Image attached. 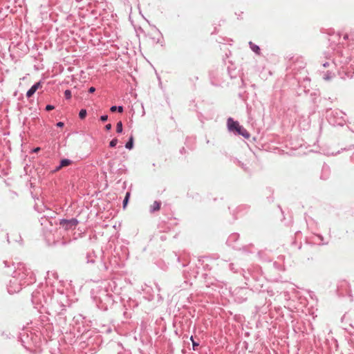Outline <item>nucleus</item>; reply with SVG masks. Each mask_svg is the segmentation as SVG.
<instances>
[{
    "label": "nucleus",
    "instance_id": "nucleus-1",
    "mask_svg": "<svg viewBox=\"0 0 354 354\" xmlns=\"http://www.w3.org/2000/svg\"><path fill=\"white\" fill-rule=\"evenodd\" d=\"M343 39L346 43L342 42V46H338L333 64L340 66L339 74L342 78H352L354 75V31L344 34Z\"/></svg>",
    "mask_w": 354,
    "mask_h": 354
},
{
    "label": "nucleus",
    "instance_id": "nucleus-2",
    "mask_svg": "<svg viewBox=\"0 0 354 354\" xmlns=\"http://www.w3.org/2000/svg\"><path fill=\"white\" fill-rule=\"evenodd\" d=\"M243 276L246 281L245 283L250 286L254 291L259 292L257 295V304L255 306L258 312L266 313L271 303L269 301L268 306H265L268 303L265 292L266 291L268 296L272 297L274 295L273 291L264 288L266 280L263 277L258 276L257 274L249 271H244Z\"/></svg>",
    "mask_w": 354,
    "mask_h": 354
},
{
    "label": "nucleus",
    "instance_id": "nucleus-3",
    "mask_svg": "<svg viewBox=\"0 0 354 354\" xmlns=\"http://www.w3.org/2000/svg\"><path fill=\"white\" fill-rule=\"evenodd\" d=\"M228 77L230 80H237L238 83L241 82L243 84V80L240 76L239 70L235 66V65L230 62L227 66V75H224L221 73L218 70L213 71L209 73L211 84L212 85L218 86H223L226 84L228 85L230 82L227 81L226 77Z\"/></svg>",
    "mask_w": 354,
    "mask_h": 354
},
{
    "label": "nucleus",
    "instance_id": "nucleus-4",
    "mask_svg": "<svg viewBox=\"0 0 354 354\" xmlns=\"http://www.w3.org/2000/svg\"><path fill=\"white\" fill-rule=\"evenodd\" d=\"M12 273L19 278V281L24 286L32 284L36 281L35 275L31 269L23 263H19Z\"/></svg>",
    "mask_w": 354,
    "mask_h": 354
},
{
    "label": "nucleus",
    "instance_id": "nucleus-5",
    "mask_svg": "<svg viewBox=\"0 0 354 354\" xmlns=\"http://www.w3.org/2000/svg\"><path fill=\"white\" fill-rule=\"evenodd\" d=\"M129 256V250L125 244H120L118 242L115 244L113 253L112 252V260L113 259L115 266L118 268L124 265V261Z\"/></svg>",
    "mask_w": 354,
    "mask_h": 354
},
{
    "label": "nucleus",
    "instance_id": "nucleus-6",
    "mask_svg": "<svg viewBox=\"0 0 354 354\" xmlns=\"http://www.w3.org/2000/svg\"><path fill=\"white\" fill-rule=\"evenodd\" d=\"M345 116V113L338 109H330L326 111V119L333 126H343L346 123Z\"/></svg>",
    "mask_w": 354,
    "mask_h": 354
},
{
    "label": "nucleus",
    "instance_id": "nucleus-7",
    "mask_svg": "<svg viewBox=\"0 0 354 354\" xmlns=\"http://www.w3.org/2000/svg\"><path fill=\"white\" fill-rule=\"evenodd\" d=\"M116 40L112 38V59H115L118 60L122 55L127 53V43L122 41L121 37H118L117 32L115 33Z\"/></svg>",
    "mask_w": 354,
    "mask_h": 354
},
{
    "label": "nucleus",
    "instance_id": "nucleus-8",
    "mask_svg": "<svg viewBox=\"0 0 354 354\" xmlns=\"http://www.w3.org/2000/svg\"><path fill=\"white\" fill-rule=\"evenodd\" d=\"M227 129L229 132L235 136H241L246 139L250 137V133L238 121L234 120L231 117L227 120Z\"/></svg>",
    "mask_w": 354,
    "mask_h": 354
},
{
    "label": "nucleus",
    "instance_id": "nucleus-9",
    "mask_svg": "<svg viewBox=\"0 0 354 354\" xmlns=\"http://www.w3.org/2000/svg\"><path fill=\"white\" fill-rule=\"evenodd\" d=\"M50 310L52 313H49V315H54L59 324H66V317L65 314L66 310L64 305L59 304L57 301H56L52 304Z\"/></svg>",
    "mask_w": 354,
    "mask_h": 354
},
{
    "label": "nucleus",
    "instance_id": "nucleus-10",
    "mask_svg": "<svg viewBox=\"0 0 354 354\" xmlns=\"http://www.w3.org/2000/svg\"><path fill=\"white\" fill-rule=\"evenodd\" d=\"M250 293V290L244 287L236 288L232 292L234 301L238 303H243L245 301Z\"/></svg>",
    "mask_w": 354,
    "mask_h": 354
},
{
    "label": "nucleus",
    "instance_id": "nucleus-11",
    "mask_svg": "<svg viewBox=\"0 0 354 354\" xmlns=\"http://www.w3.org/2000/svg\"><path fill=\"white\" fill-rule=\"evenodd\" d=\"M342 323L344 330L354 331V309L346 312L342 317Z\"/></svg>",
    "mask_w": 354,
    "mask_h": 354
},
{
    "label": "nucleus",
    "instance_id": "nucleus-12",
    "mask_svg": "<svg viewBox=\"0 0 354 354\" xmlns=\"http://www.w3.org/2000/svg\"><path fill=\"white\" fill-rule=\"evenodd\" d=\"M23 286H24L19 281V278L12 273V278L7 285L8 293L10 295L17 293L22 289Z\"/></svg>",
    "mask_w": 354,
    "mask_h": 354
},
{
    "label": "nucleus",
    "instance_id": "nucleus-13",
    "mask_svg": "<svg viewBox=\"0 0 354 354\" xmlns=\"http://www.w3.org/2000/svg\"><path fill=\"white\" fill-rule=\"evenodd\" d=\"M99 299L100 304H98V307L101 309H103L104 310H107L111 299L108 287H105L104 289L100 290Z\"/></svg>",
    "mask_w": 354,
    "mask_h": 354
},
{
    "label": "nucleus",
    "instance_id": "nucleus-14",
    "mask_svg": "<svg viewBox=\"0 0 354 354\" xmlns=\"http://www.w3.org/2000/svg\"><path fill=\"white\" fill-rule=\"evenodd\" d=\"M78 223L79 221L75 218L70 219L62 218L59 221L60 227H63L66 230H75Z\"/></svg>",
    "mask_w": 354,
    "mask_h": 354
},
{
    "label": "nucleus",
    "instance_id": "nucleus-15",
    "mask_svg": "<svg viewBox=\"0 0 354 354\" xmlns=\"http://www.w3.org/2000/svg\"><path fill=\"white\" fill-rule=\"evenodd\" d=\"M111 262V257L109 255H106L104 253L103 250H101V256L100 257V261L97 264V268L100 271H106L108 270L109 266L108 263Z\"/></svg>",
    "mask_w": 354,
    "mask_h": 354
},
{
    "label": "nucleus",
    "instance_id": "nucleus-16",
    "mask_svg": "<svg viewBox=\"0 0 354 354\" xmlns=\"http://www.w3.org/2000/svg\"><path fill=\"white\" fill-rule=\"evenodd\" d=\"M239 239V234L238 233H232L231 234L227 241L226 243L228 246L232 247L233 249L235 250H241V247L237 243Z\"/></svg>",
    "mask_w": 354,
    "mask_h": 354
},
{
    "label": "nucleus",
    "instance_id": "nucleus-17",
    "mask_svg": "<svg viewBox=\"0 0 354 354\" xmlns=\"http://www.w3.org/2000/svg\"><path fill=\"white\" fill-rule=\"evenodd\" d=\"M234 162L240 167L245 173L248 174L249 175L252 174V171L250 168L249 162H241L237 158L234 159Z\"/></svg>",
    "mask_w": 354,
    "mask_h": 354
},
{
    "label": "nucleus",
    "instance_id": "nucleus-18",
    "mask_svg": "<svg viewBox=\"0 0 354 354\" xmlns=\"http://www.w3.org/2000/svg\"><path fill=\"white\" fill-rule=\"evenodd\" d=\"M330 175V167L326 164H324L322 167V171H321L319 178L322 180H326L329 178Z\"/></svg>",
    "mask_w": 354,
    "mask_h": 354
},
{
    "label": "nucleus",
    "instance_id": "nucleus-19",
    "mask_svg": "<svg viewBox=\"0 0 354 354\" xmlns=\"http://www.w3.org/2000/svg\"><path fill=\"white\" fill-rule=\"evenodd\" d=\"M41 297H44V295L41 293L39 290H35L32 292L31 300L33 304H39L41 303Z\"/></svg>",
    "mask_w": 354,
    "mask_h": 354
},
{
    "label": "nucleus",
    "instance_id": "nucleus-20",
    "mask_svg": "<svg viewBox=\"0 0 354 354\" xmlns=\"http://www.w3.org/2000/svg\"><path fill=\"white\" fill-rule=\"evenodd\" d=\"M41 87V82L39 81L35 83L26 92V97L28 98L31 97L35 92Z\"/></svg>",
    "mask_w": 354,
    "mask_h": 354
},
{
    "label": "nucleus",
    "instance_id": "nucleus-21",
    "mask_svg": "<svg viewBox=\"0 0 354 354\" xmlns=\"http://www.w3.org/2000/svg\"><path fill=\"white\" fill-rule=\"evenodd\" d=\"M97 255L94 251L88 252L86 255V263L88 264H94L96 261Z\"/></svg>",
    "mask_w": 354,
    "mask_h": 354
},
{
    "label": "nucleus",
    "instance_id": "nucleus-22",
    "mask_svg": "<svg viewBox=\"0 0 354 354\" xmlns=\"http://www.w3.org/2000/svg\"><path fill=\"white\" fill-rule=\"evenodd\" d=\"M205 283H206L207 287H208V288L213 287V289L214 290H216V288H222L223 287V284H222L223 283L219 282L216 279H213L211 281H206Z\"/></svg>",
    "mask_w": 354,
    "mask_h": 354
},
{
    "label": "nucleus",
    "instance_id": "nucleus-23",
    "mask_svg": "<svg viewBox=\"0 0 354 354\" xmlns=\"http://www.w3.org/2000/svg\"><path fill=\"white\" fill-rule=\"evenodd\" d=\"M115 185H116V187H115V190H118L120 192H123L126 189L127 182H126V180L122 181V179L120 178V180H118L117 181Z\"/></svg>",
    "mask_w": 354,
    "mask_h": 354
},
{
    "label": "nucleus",
    "instance_id": "nucleus-24",
    "mask_svg": "<svg viewBox=\"0 0 354 354\" xmlns=\"http://www.w3.org/2000/svg\"><path fill=\"white\" fill-rule=\"evenodd\" d=\"M249 46H250V49L254 53H255L257 55H260V53H261V48H260V47L258 45L252 43V41H250L249 42Z\"/></svg>",
    "mask_w": 354,
    "mask_h": 354
},
{
    "label": "nucleus",
    "instance_id": "nucleus-25",
    "mask_svg": "<svg viewBox=\"0 0 354 354\" xmlns=\"http://www.w3.org/2000/svg\"><path fill=\"white\" fill-rule=\"evenodd\" d=\"M315 239H317V244L319 245H325L328 244V241H324V238L322 234H315Z\"/></svg>",
    "mask_w": 354,
    "mask_h": 354
},
{
    "label": "nucleus",
    "instance_id": "nucleus-26",
    "mask_svg": "<svg viewBox=\"0 0 354 354\" xmlns=\"http://www.w3.org/2000/svg\"><path fill=\"white\" fill-rule=\"evenodd\" d=\"M130 196H131V192L130 191H127L125 194V196L123 199V201H122V207H123V209H125L128 203H129V198H130Z\"/></svg>",
    "mask_w": 354,
    "mask_h": 354
},
{
    "label": "nucleus",
    "instance_id": "nucleus-27",
    "mask_svg": "<svg viewBox=\"0 0 354 354\" xmlns=\"http://www.w3.org/2000/svg\"><path fill=\"white\" fill-rule=\"evenodd\" d=\"M60 166L63 168L65 167H68L73 163V161L68 158H62L59 161Z\"/></svg>",
    "mask_w": 354,
    "mask_h": 354
},
{
    "label": "nucleus",
    "instance_id": "nucleus-28",
    "mask_svg": "<svg viewBox=\"0 0 354 354\" xmlns=\"http://www.w3.org/2000/svg\"><path fill=\"white\" fill-rule=\"evenodd\" d=\"M133 145H134V139H133V136H131L129 137L128 141L125 144V148L129 150H131L133 148Z\"/></svg>",
    "mask_w": 354,
    "mask_h": 354
},
{
    "label": "nucleus",
    "instance_id": "nucleus-29",
    "mask_svg": "<svg viewBox=\"0 0 354 354\" xmlns=\"http://www.w3.org/2000/svg\"><path fill=\"white\" fill-rule=\"evenodd\" d=\"M161 205V203L159 201H154L153 204L150 207V212H154L160 209Z\"/></svg>",
    "mask_w": 354,
    "mask_h": 354
},
{
    "label": "nucleus",
    "instance_id": "nucleus-30",
    "mask_svg": "<svg viewBox=\"0 0 354 354\" xmlns=\"http://www.w3.org/2000/svg\"><path fill=\"white\" fill-rule=\"evenodd\" d=\"M350 337L348 339V344L354 348V331L349 330Z\"/></svg>",
    "mask_w": 354,
    "mask_h": 354
},
{
    "label": "nucleus",
    "instance_id": "nucleus-31",
    "mask_svg": "<svg viewBox=\"0 0 354 354\" xmlns=\"http://www.w3.org/2000/svg\"><path fill=\"white\" fill-rule=\"evenodd\" d=\"M124 111V107L123 106H115V105H112V113L113 112H118V113H122Z\"/></svg>",
    "mask_w": 354,
    "mask_h": 354
},
{
    "label": "nucleus",
    "instance_id": "nucleus-32",
    "mask_svg": "<svg viewBox=\"0 0 354 354\" xmlns=\"http://www.w3.org/2000/svg\"><path fill=\"white\" fill-rule=\"evenodd\" d=\"M87 115V111L85 109H82L79 112V118L84 120Z\"/></svg>",
    "mask_w": 354,
    "mask_h": 354
},
{
    "label": "nucleus",
    "instance_id": "nucleus-33",
    "mask_svg": "<svg viewBox=\"0 0 354 354\" xmlns=\"http://www.w3.org/2000/svg\"><path fill=\"white\" fill-rule=\"evenodd\" d=\"M123 131V125L121 121H119L116 125V131L118 133H121Z\"/></svg>",
    "mask_w": 354,
    "mask_h": 354
},
{
    "label": "nucleus",
    "instance_id": "nucleus-34",
    "mask_svg": "<svg viewBox=\"0 0 354 354\" xmlns=\"http://www.w3.org/2000/svg\"><path fill=\"white\" fill-rule=\"evenodd\" d=\"M190 340L192 342V349L194 351L197 350V347L199 346V343L196 342V341H194L193 336H191Z\"/></svg>",
    "mask_w": 354,
    "mask_h": 354
},
{
    "label": "nucleus",
    "instance_id": "nucleus-35",
    "mask_svg": "<svg viewBox=\"0 0 354 354\" xmlns=\"http://www.w3.org/2000/svg\"><path fill=\"white\" fill-rule=\"evenodd\" d=\"M71 97H72L71 91L69 89H66L64 91V97L66 98V100H70L71 98Z\"/></svg>",
    "mask_w": 354,
    "mask_h": 354
},
{
    "label": "nucleus",
    "instance_id": "nucleus-36",
    "mask_svg": "<svg viewBox=\"0 0 354 354\" xmlns=\"http://www.w3.org/2000/svg\"><path fill=\"white\" fill-rule=\"evenodd\" d=\"M229 269L232 271L233 272H237V268L235 264L234 263H229L228 264Z\"/></svg>",
    "mask_w": 354,
    "mask_h": 354
},
{
    "label": "nucleus",
    "instance_id": "nucleus-37",
    "mask_svg": "<svg viewBox=\"0 0 354 354\" xmlns=\"http://www.w3.org/2000/svg\"><path fill=\"white\" fill-rule=\"evenodd\" d=\"M317 96H318V95L315 92L310 93L311 101L313 103H314V104L317 103L316 99H317Z\"/></svg>",
    "mask_w": 354,
    "mask_h": 354
},
{
    "label": "nucleus",
    "instance_id": "nucleus-38",
    "mask_svg": "<svg viewBox=\"0 0 354 354\" xmlns=\"http://www.w3.org/2000/svg\"><path fill=\"white\" fill-rule=\"evenodd\" d=\"M332 73L331 72H329V71H327L325 74H324V79L326 80H331L332 79Z\"/></svg>",
    "mask_w": 354,
    "mask_h": 354
},
{
    "label": "nucleus",
    "instance_id": "nucleus-39",
    "mask_svg": "<svg viewBox=\"0 0 354 354\" xmlns=\"http://www.w3.org/2000/svg\"><path fill=\"white\" fill-rule=\"evenodd\" d=\"M55 109V106L52 105V104H47L45 107V110L46 111H50L52 110H53Z\"/></svg>",
    "mask_w": 354,
    "mask_h": 354
},
{
    "label": "nucleus",
    "instance_id": "nucleus-40",
    "mask_svg": "<svg viewBox=\"0 0 354 354\" xmlns=\"http://www.w3.org/2000/svg\"><path fill=\"white\" fill-rule=\"evenodd\" d=\"M108 118H109V116L108 115L105 114V115H102L100 116V120L102 122H106L108 120Z\"/></svg>",
    "mask_w": 354,
    "mask_h": 354
},
{
    "label": "nucleus",
    "instance_id": "nucleus-41",
    "mask_svg": "<svg viewBox=\"0 0 354 354\" xmlns=\"http://www.w3.org/2000/svg\"><path fill=\"white\" fill-rule=\"evenodd\" d=\"M273 266H274V267L276 269H277V270H282V266H281V264L278 263H277V262H276V261H275V262H274Z\"/></svg>",
    "mask_w": 354,
    "mask_h": 354
},
{
    "label": "nucleus",
    "instance_id": "nucleus-42",
    "mask_svg": "<svg viewBox=\"0 0 354 354\" xmlns=\"http://www.w3.org/2000/svg\"><path fill=\"white\" fill-rule=\"evenodd\" d=\"M56 126L59 128H62L64 127V122H62V121H59L58 122L56 123Z\"/></svg>",
    "mask_w": 354,
    "mask_h": 354
},
{
    "label": "nucleus",
    "instance_id": "nucleus-43",
    "mask_svg": "<svg viewBox=\"0 0 354 354\" xmlns=\"http://www.w3.org/2000/svg\"><path fill=\"white\" fill-rule=\"evenodd\" d=\"M118 144V139L117 138H112V148L115 147Z\"/></svg>",
    "mask_w": 354,
    "mask_h": 354
},
{
    "label": "nucleus",
    "instance_id": "nucleus-44",
    "mask_svg": "<svg viewBox=\"0 0 354 354\" xmlns=\"http://www.w3.org/2000/svg\"><path fill=\"white\" fill-rule=\"evenodd\" d=\"M62 169V167L60 166V163L55 167V168L53 169V172H57L59 171V170H61Z\"/></svg>",
    "mask_w": 354,
    "mask_h": 354
},
{
    "label": "nucleus",
    "instance_id": "nucleus-45",
    "mask_svg": "<svg viewBox=\"0 0 354 354\" xmlns=\"http://www.w3.org/2000/svg\"><path fill=\"white\" fill-rule=\"evenodd\" d=\"M95 91V87H93V86L90 87V88H88V92L89 93H94Z\"/></svg>",
    "mask_w": 354,
    "mask_h": 354
},
{
    "label": "nucleus",
    "instance_id": "nucleus-46",
    "mask_svg": "<svg viewBox=\"0 0 354 354\" xmlns=\"http://www.w3.org/2000/svg\"><path fill=\"white\" fill-rule=\"evenodd\" d=\"M104 129L108 131H111V123L106 124Z\"/></svg>",
    "mask_w": 354,
    "mask_h": 354
},
{
    "label": "nucleus",
    "instance_id": "nucleus-47",
    "mask_svg": "<svg viewBox=\"0 0 354 354\" xmlns=\"http://www.w3.org/2000/svg\"><path fill=\"white\" fill-rule=\"evenodd\" d=\"M40 149H40V147H35V148H34L32 151V152H34V153H37L38 151H40Z\"/></svg>",
    "mask_w": 354,
    "mask_h": 354
},
{
    "label": "nucleus",
    "instance_id": "nucleus-48",
    "mask_svg": "<svg viewBox=\"0 0 354 354\" xmlns=\"http://www.w3.org/2000/svg\"><path fill=\"white\" fill-rule=\"evenodd\" d=\"M322 66L326 68V67H328L329 66V62H326L324 64H322Z\"/></svg>",
    "mask_w": 354,
    "mask_h": 354
},
{
    "label": "nucleus",
    "instance_id": "nucleus-49",
    "mask_svg": "<svg viewBox=\"0 0 354 354\" xmlns=\"http://www.w3.org/2000/svg\"><path fill=\"white\" fill-rule=\"evenodd\" d=\"M180 153L181 154L185 153V149L184 147L181 148V149H180Z\"/></svg>",
    "mask_w": 354,
    "mask_h": 354
},
{
    "label": "nucleus",
    "instance_id": "nucleus-50",
    "mask_svg": "<svg viewBox=\"0 0 354 354\" xmlns=\"http://www.w3.org/2000/svg\"><path fill=\"white\" fill-rule=\"evenodd\" d=\"M350 129L354 132V124H352L351 126L350 127Z\"/></svg>",
    "mask_w": 354,
    "mask_h": 354
},
{
    "label": "nucleus",
    "instance_id": "nucleus-51",
    "mask_svg": "<svg viewBox=\"0 0 354 354\" xmlns=\"http://www.w3.org/2000/svg\"><path fill=\"white\" fill-rule=\"evenodd\" d=\"M118 227V225H117L116 223H115V224L112 226V227H113V228H115V230H117Z\"/></svg>",
    "mask_w": 354,
    "mask_h": 354
},
{
    "label": "nucleus",
    "instance_id": "nucleus-52",
    "mask_svg": "<svg viewBox=\"0 0 354 354\" xmlns=\"http://www.w3.org/2000/svg\"><path fill=\"white\" fill-rule=\"evenodd\" d=\"M118 227V225H117L116 223H115V224L112 226V227H113V228H115V230H117Z\"/></svg>",
    "mask_w": 354,
    "mask_h": 354
},
{
    "label": "nucleus",
    "instance_id": "nucleus-53",
    "mask_svg": "<svg viewBox=\"0 0 354 354\" xmlns=\"http://www.w3.org/2000/svg\"><path fill=\"white\" fill-rule=\"evenodd\" d=\"M160 239H161L162 241H165V240L166 239L165 236H164V235L161 236H160Z\"/></svg>",
    "mask_w": 354,
    "mask_h": 354
},
{
    "label": "nucleus",
    "instance_id": "nucleus-54",
    "mask_svg": "<svg viewBox=\"0 0 354 354\" xmlns=\"http://www.w3.org/2000/svg\"><path fill=\"white\" fill-rule=\"evenodd\" d=\"M268 201H269V202H272L274 201V198L272 196L270 197V198H268Z\"/></svg>",
    "mask_w": 354,
    "mask_h": 354
},
{
    "label": "nucleus",
    "instance_id": "nucleus-55",
    "mask_svg": "<svg viewBox=\"0 0 354 354\" xmlns=\"http://www.w3.org/2000/svg\"><path fill=\"white\" fill-rule=\"evenodd\" d=\"M304 82H310V79L306 77V78H305V79L304 80Z\"/></svg>",
    "mask_w": 354,
    "mask_h": 354
},
{
    "label": "nucleus",
    "instance_id": "nucleus-56",
    "mask_svg": "<svg viewBox=\"0 0 354 354\" xmlns=\"http://www.w3.org/2000/svg\"><path fill=\"white\" fill-rule=\"evenodd\" d=\"M156 287L158 290V291L160 290V286H159V285L158 283H156Z\"/></svg>",
    "mask_w": 354,
    "mask_h": 354
},
{
    "label": "nucleus",
    "instance_id": "nucleus-57",
    "mask_svg": "<svg viewBox=\"0 0 354 354\" xmlns=\"http://www.w3.org/2000/svg\"><path fill=\"white\" fill-rule=\"evenodd\" d=\"M112 301L113 303H117L118 301L115 300V298H113V296L112 295Z\"/></svg>",
    "mask_w": 354,
    "mask_h": 354
},
{
    "label": "nucleus",
    "instance_id": "nucleus-58",
    "mask_svg": "<svg viewBox=\"0 0 354 354\" xmlns=\"http://www.w3.org/2000/svg\"><path fill=\"white\" fill-rule=\"evenodd\" d=\"M3 263L5 264L6 267L9 268L10 266L8 265V261H3Z\"/></svg>",
    "mask_w": 354,
    "mask_h": 354
},
{
    "label": "nucleus",
    "instance_id": "nucleus-59",
    "mask_svg": "<svg viewBox=\"0 0 354 354\" xmlns=\"http://www.w3.org/2000/svg\"><path fill=\"white\" fill-rule=\"evenodd\" d=\"M351 160L354 162V153H353V155L351 156Z\"/></svg>",
    "mask_w": 354,
    "mask_h": 354
},
{
    "label": "nucleus",
    "instance_id": "nucleus-60",
    "mask_svg": "<svg viewBox=\"0 0 354 354\" xmlns=\"http://www.w3.org/2000/svg\"><path fill=\"white\" fill-rule=\"evenodd\" d=\"M11 271H12V270H10V271H6V273L7 274H9L11 272Z\"/></svg>",
    "mask_w": 354,
    "mask_h": 354
},
{
    "label": "nucleus",
    "instance_id": "nucleus-61",
    "mask_svg": "<svg viewBox=\"0 0 354 354\" xmlns=\"http://www.w3.org/2000/svg\"><path fill=\"white\" fill-rule=\"evenodd\" d=\"M53 275L55 276V277H57V274L56 273H54Z\"/></svg>",
    "mask_w": 354,
    "mask_h": 354
},
{
    "label": "nucleus",
    "instance_id": "nucleus-62",
    "mask_svg": "<svg viewBox=\"0 0 354 354\" xmlns=\"http://www.w3.org/2000/svg\"><path fill=\"white\" fill-rule=\"evenodd\" d=\"M120 225H121V222H119V223H118V227H120Z\"/></svg>",
    "mask_w": 354,
    "mask_h": 354
},
{
    "label": "nucleus",
    "instance_id": "nucleus-63",
    "mask_svg": "<svg viewBox=\"0 0 354 354\" xmlns=\"http://www.w3.org/2000/svg\"><path fill=\"white\" fill-rule=\"evenodd\" d=\"M118 354H124V353H122V352H118Z\"/></svg>",
    "mask_w": 354,
    "mask_h": 354
},
{
    "label": "nucleus",
    "instance_id": "nucleus-64",
    "mask_svg": "<svg viewBox=\"0 0 354 354\" xmlns=\"http://www.w3.org/2000/svg\"><path fill=\"white\" fill-rule=\"evenodd\" d=\"M110 331H111V328H109L107 329V332H110Z\"/></svg>",
    "mask_w": 354,
    "mask_h": 354
}]
</instances>
